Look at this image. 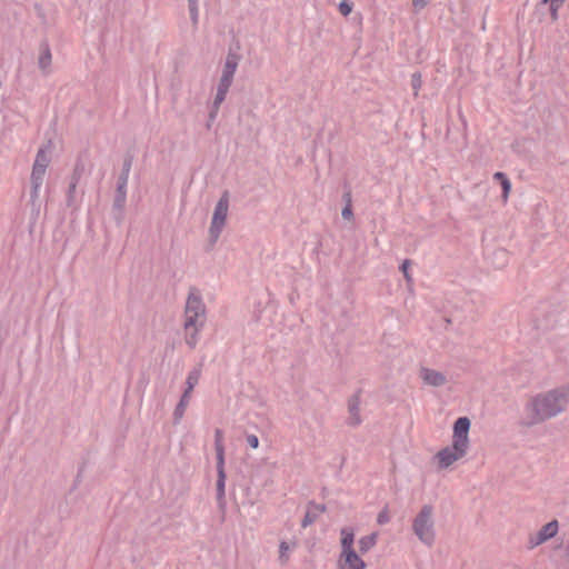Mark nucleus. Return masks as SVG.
<instances>
[{
  "label": "nucleus",
  "mask_w": 569,
  "mask_h": 569,
  "mask_svg": "<svg viewBox=\"0 0 569 569\" xmlns=\"http://www.w3.org/2000/svg\"><path fill=\"white\" fill-rule=\"evenodd\" d=\"M569 405V387H560L532 396L525 405L521 423L533 426L566 410Z\"/></svg>",
  "instance_id": "f257e3e1"
},
{
  "label": "nucleus",
  "mask_w": 569,
  "mask_h": 569,
  "mask_svg": "<svg viewBox=\"0 0 569 569\" xmlns=\"http://www.w3.org/2000/svg\"><path fill=\"white\" fill-rule=\"evenodd\" d=\"M470 419L467 417H460L456 420L452 428L451 445L439 450L435 457L440 469L452 466L467 455L470 447Z\"/></svg>",
  "instance_id": "f03ea898"
},
{
  "label": "nucleus",
  "mask_w": 569,
  "mask_h": 569,
  "mask_svg": "<svg viewBox=\"0 0 569 569\" xmlns=\"http://www.w3.org/2000/svg\"><path fill=\"white\" fill-rule=\"evenodd\" d=\"M206 308L196 292H190L186 303L184 337L189 347L198 343L199 332L204 322Z\"/></svg>",
  "instance_id": "7ed1b4c3"
},
{
  "label": "nucleus",
  "mask_w": 569,
  "mask_h": 569,
  "mask_svg": "<svg viewBox=\"0 0 569 569\" xmlns=\"http://www.w3.org/2000/svg\"><path fill=\"white\" fill-rule=\"evenodd\" d=\"M355 531L351 527L340 530L341 551L338 558V569H366V562L355 550Z\"/></svg>",
  "instance_id": "20e7f679"
},
{
  "label": "nucleus",
  "mask_w": 569,
  "mask_h": 569,
  "mask_svg": "<svg viewBox=\"0 0 569 569\" xmlns=\"http://www.w3.org/2000/svg\"><path fill=\"white\" fill-rule=\"evenodd\" d=\"M412 529L423 543L431 546L435 541L433 508L423 506L413 519Z\"/></svg>",
  "instance_id": "39448f33"
},
{
  "label": "nucleus",
  "mask_w": 569,
  "mask_h": 569,
  "mask_svg": "<svg viewBox=\"0 0 569 569\" xmlns=\"http://www.w3.org/2000/svg\"><path fill=\"white\" fill-rule=\"evenodd\" d=\"M50 161L49 151L39 149L31 171L32 197H38Z\"/></svg>",
  "instance_id": "423d86ee"
},
{
  "label": "nucleus",
  "mask_w": 569,
  "mask_h": 569,
  "mask_svg": "<svg viewBox=\"0 0 569 569\" xmlns=\"http://www.w3.org/2000/svg\"><path fill=\"white\" fill-rule=\"evenodd\" d=\"M229 210V198L228 194L224 193L220 200L218 201L214 212L212 216L210 232L213 236V238H218L219 233L221 232L222 228L224 227L227 216Z\"/></svg>",
  "instance_id": "0eeeda50"
},
{
  "label": "nucleus",
  "mask_w": 569,
  "mask_h": 569,
  "mask_svg": "<svg viewBox=\"0 0 569 569\" xmlns=\"http://www.w3.org/2000/svg\"><path fill=\"white\" fill-rule=\"evenodd\" d=\"M559 531V522L557 520H552L546 525H543L537 532L531 533L528 537V547L533 549L551 538L556 537Z\"/></svg>",
  "instance_id": "6e6552de"
},
{
  "label": "nucleus",
  "mask_w": 569,
  "mask_h": 569,
  "mask_svg": "<svg viewBox=\"0 0 569 569\" xmlns=\"http://www.w3.org/2000/svg\"><path fill=\"white\" fill-rule=\"evenodd\" d=\"M419 377L426 385L432 387H440L446 382V377L441 372L429 368H421Z\"/></svg>",
  "instance_id": "1a4fd4ad"
},
{
  "label": "nucleus",
  "mask_w": 569,
  "mask_h": 569,
  "mask_svg": "<svg viewBox=\"0 0 569 569\" xmlns=\"http://www.w3.org/2000/svg\"><path fill=\"white\" fill-rule=\"evenodd\" d=\"M232 79H233V76L222 73L220 82H219V86H218L217 94H216V98H214V107H216V109H218L219 106L224 100V98L227 96V92H228V90H229V88L231 86Z\"/></svg>",
  "instance_id": "9d476101"
},
{
  "label": "nucleus",
  "mask_w": 569,
  "mask_h": 569,
  "mask_svg": "<svg viewBox=\"0 0 569 569\" xmlns=\"http://www.w3.org/2000/svg\"><path fill=\"white\" fill-rule=\"evenodd\" d=\"M232 79H233V76L222 73L220 82H219V86H218L217 94H216V98H214V107H216V109H218L219 106L224 100V98L227 96V92H228V90H229V88L231 86Z\"/></svg>",
  "instance_id": "9b49d317"
},
{
  "label": "nucleus",
  "mask_w": 569,
  "mask_h": 569,
  "mask_svg": "<svg viewBox=\"0 0 569 569\" xmlns=\"http://www.w3.org/2000/svg\"><path fill=\"white\" fill-rule=\"evenodd\" d=\"M232 79H233V76L222 73L220 82H219V86H218L217 94H216V98H214V107H216V109H218L219 106L224 100V98L227 96V92H228V90H229V88L231 86Z\"/></svg>",
  "instance_id": "f8f14e48"
},
{
  "label": "nucleus",
  "mask_w": 569,
  "mask_h": 569,
  "mask_svg": "<svg viewBox=\"0 0 569 569\" xmlns=\"http://www.w3.org/2000/svg\"><path fill=\"white\" fill-rule=\"evenodd\" d=\"M214 449L217 453V462L221 465L224 462V446H223V432L217 429L214 432Z\"/></svg>",
  "instance_id": "ddd939ff"
},
{
  "label": "nucleus",
  "mask_w": 569,
  "mask_h": 569,
  "mask_svg": "<svg viewBox=\"0 0 569 569\" xmlns=\"http://www.w3.org/2000/svg\"><path fill=\"white\" fill-rule=\"evenodd\" d=\"M377 540H378L377 533H370V535L361 537L358 541L360 553H366L370 549H372L376 546Z\"/></svg>",
  "instance_id": "4468645a"
},
{
  "label": "nucleus",
  "mask_w": 569,
  "mask_h": 569,
  "mask_svg": "<svg viewBox=\"0 0 569 569\" xmlns=\"http://www.w3.org/2000/svg\"><path fill=\"white\" fill-rule=\"evenodd\" d=\"M52 56L48 47H43L40 51L38 63L43 72H48L51 66Z\"/></svg>",
  "instance_id": "2eb2a0df"
},
{
  "label": "nucleus",
  "mask_w": 569,
  "mask_h": 569,
  "mask_svg": "<svg viewBox=\"0 0 569 569\" xmlns=\"http://www.w3.org/2000/svg\"><path fill=\"white\" fill-rule=\"evenodd\" d=\"M217 471H218V481H217L218 498L222 499L224 496V483H226L224 462H222L221 465L217 463Z\"/></svg>",
  "instance_id": "dca6fc26"
},
{
  "label": "nucleus",
  "mask_w": 569,
  "mask_h": 569,
  "mask_svg": "<svg viewBox=\"0 0 569 569\" xmlns=\"http://www.w3.org/2000/svg\"><path fill=\"white\" fill-rule=\"evenodd\" d=\"M237 66H238L237 57L233 54H229L227 57L222 73L233 76L236 72Z\"/></svg>",
  "instance_id": "f3484780"
},
{
  "label": "nucleus",
  "mask_w": 569,
  "mask_h": 569,
  "mask_svg": "<svg viewBox=\"0 0 569 569\" xmlns=\"http://www.w3.org/2000/svg\"><path fill=\"white\" fill-rule=\"evenodd\" d=\"M199 379H200V371L199 370L191 371L187 378V389H189V391H192L193 388L197 386Z\"/></svg>",
  "instance_id": "a211bd4d"
},
{
  "label": "nucleus",
  "mask_w": 569,
  "mask_h": 569,
  "mask_svg": "<svg viewBox=\"0 0 569 569\" xmlns=\"http://www.w3.org/2000/svg\"><path fill=\"white\" fill-rule=\"evenodd\" d=\"M545 3H550V12L552 20L558 19V9L563 3V0H542Z\"/></svg>",
  "instance_id": "6ab92c4d"
},
{
  "label": "nucleus",
  "mask_w": 569,
  "mask_h": 569,
  "mask_svg": "<svg viewBox=\"0 0 569 569\" xmlns=\"http://www.w3.org/2000/svg\"><path fill=\"white\" fill-rule=\"evenodd\" d=\"M290 545L286 541H282L279 546V558L282 562H286L289 558Z\"/></svg>",
  "instance_id": "aec40b11"
},
{
  "label": "nucleus",
  "mask_w": 569,
  "mask_h": 569,
  "mask_svg": "<svg viewBox=\"0 0 569 569\" xmlns=\"http://www.w3.org/2000/svg\"><path fill=\"white\" fill-rule=\"evenodd\" d=\"M390 520V512L388 510V508H383L379 513H378V517H377V522L379 525H385L387 522H389Z\"/></svg>",
  "instance_id": "412c9836"
},
{
  "label": "nucleus",
  "mask_w": 569,
  "mask_h": 569,
  "mask_svg": "<svg viewBox=\"0 0 569 569\" xmlns=\"http://www.w3.org/2000/svg\"><path fill=\"white\" fill-rule=\"evenodd\" d=\"M501 187H502V199L503 201L506 202L509 198V193L511 191V182L509 179H506L505 181L501 182Z\"/></svg>",
  "instance_id": "4be33fe9"
},
{
  "label": "nucleus",
  "mask_w": 569,
  "mask_h": 569,
  "mask_svg": "<svg viewBox=\"0 0 569 569\" xmlns=\"http://www.w3.org/2000/svg\"><path fill=\"white\" fill-rule=\"evenodd\" d=\"M339 11L342 16L347 17L352 11V4L348 1H341L339 4Z\"/></svg>",
  "instance_id": "5701e85b"
},
{
  "label": "nucleus",
  "mask_w": 569,
  "mask_h": 569,
  "mask_svg": "<svg viewBox=\"0 0 569 569\" xmlns=\"http://www.w3.org/2000/svg\"><path fill=\"white\" fill-rule=\"evenodd\" d=\"M359 407H360L359 397L355 396L352 399H350L349 405H348L349 413H353V411H359Z\"/></svg>",
  "instance_id": "b1692460"
},
{
  "label": "nucleus",
  "mask_w": 569,
  "mask_h": 569,
  "mask_svg": "<svg viewBox=\"0 0 569 569\" xmlns=\"http://www.w3.org/2000/svg\"><path fill=\"white\" fill-rule=\"evenodd\" d=\"M188 403H189L188 401H184V400L180 399V401H179V403H178V406L176 408V416L178 418L182 417V415H183Z\"/></svg>",
  "instance_id": "393cba45"
},
{
  "label": "nucleus",
  "mask_w": 569,
  "mask_h": 569,
  "mask_svg": "<svg viewBox=\"0 0 569 569\" xmlns=\"http://www.w3.org/2000/svg\"><path fill=\"white\" fill-rule=\"evenodd\" d=\"M361 422V418L359 415V411H353V413H350V417L348 419V423L350 426H358Z\"/></svg>",
  "instance_id": "a878e982"
},
{
  "label": "nucleus",
  "mask_w": 569,
  "mask_h": 569,
  "mask_svg": "<svg viewBox=\"0 0 569 569\" xmlns=\"http://www.w3.org/2000/svg\"><path fill=\"white\" fill-rule=\"evenodd\" d=\"M316 517H317V513L311 515V512L308 511L302 520V527L306 528L309 525H311L315 521Z\"/></svg>",
  "instance_id": "bb28decb"
},
{
  "label": "nucleus",
  "mask_w": 569,
  "mask_h": 569,
  "mask_svg": "<svg viewBox=\"0 0 569 569\" xmlns=\"http://www.w3.org/2000/svg\"><path fill=\"white\" fill-rule=\"evenodd\" d=\"M247 442L252 449H257L259 447V439L256 435L247 436Z\"/></svg>",
  "instance_id": "cd10ccee"
},
{
  "label": "nucleus",
  "mask_w": 569,
  "mask_h": 569,
  "mask_svg": "<svg viewBox=\"0 0 569 569\" xmlns=\"http://www.w3.org/2000/svg\"><path fill=\"white\" fill-rule=\"evenodd\" d=\"M342 217L347 220H351L352 217H353V213H352V209H351V204L348 203L343 209H342Z\"/></svg>",
  "instance_id": "c85d7f7f"
},
{
  "label": "nucleus",
  "mask_w": 569,
  "mask_h": 569,
  "mask_svg": "<svg viewBox=\"0 0 569 569\" xmlns=\"http://www.w3.org/2000/svg\"><path fill=\"white\" fill-rule=\"evenodd\" d=\"M408 266H409V261L406 260L402 266H401V270L406 277V279L409 281L410 280V276H409V272H408Z\"/></svg>",
  "instance_id": "c756f323"
},
{
  "label": "nucleus",
  "mask_w": 569,
  "mask_h": 569,
  "mask_svg": "<svg viewBox=\"0 0 569 569\" xmlns=\"http://www.w3.org/2000/svg\"><path fill=\"white\" fill-rule=\"evenodd\" d=\"M429 0H412V3L416 8L418 9H422L423 7H426V4L428 3Z\"/></svg>",
  "instance_id": "7c9ffc66"
},
{
  "label": "nucleus",
  "mask_w": 569,
  "mask_h": 569,
  "mask_svg": "<svg viewBox=\"0 0 569 569\" xmlns=\"http://www.w3.org/2000/svg\"><path fill=\"white\" fill-rule=\"evenodd\" d=\"M495 179L499 180V181H500V183H501L502 181H505V180H506V179H508V178H507V176H506L505 173H502V172H496V173H495Z\"/></svg>",
  "instance_id": "2f4dec72"
},
{
  "label": "nucleus",
  "mask_w": 569,
  "mask_h": 569,
  "mask_svg": "<svg viewBox=\"0 0 569 569\" xmlns=\"http://www.w3.org/2000/svg\"><path fill=\"white\" fill-rule=\"evenodd\" d=\"M191 392L192 391H189V389H186V391L183 392L181 399L189 402L190 397H191Z\"/></svg>",
  "instance_id": "473e14b6"
},
{
  "label": "nucleus",
  "mask_w": 569,
  "mask_h": 569,
  "mask_svg": "<svg viewBox=\"0 0 569 569\" xmlns=\"http://www.w3.org/2000/svg\"><path fill=\"white\" fill-rule=\"evenodd\" d=\"M196 2L197 0H190V7H191V10L193 11L194 8H196Z\"/></svg>",
  "instance_id": "72a5a7b5"
}]
</instances>
